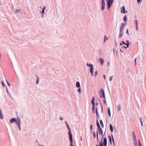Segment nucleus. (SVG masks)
Returning a JSON list of instances; mask_svg holds the SVG:
<instances>
[{
	"label": "nucleus",
	"mask_w": 146,
	"mask_h": 146,
	"mask_svg": "<svg viewBox=\"0 0 146 146\" xmlns=\"http://www.w3.org/2000/svg\"><path fill=\"white\" fill-rule=\"evenodd\" d=\"M129 68H128L127 69V73H129Z\"/></svg>",
	"instance_id": "obj_59"
},
{
	"label": "nucleus",
	"mask_w": 146,
	"mask_h": 146,
	"mask_svg": "<svg viewBox=\"0 0 146 146\" xmlns=\"http://www.w3.org/2000/svg\"><path fill=\"white\" fill-rule=\"evenodd\" d=\"M103 77H104V79L106 80V75H103Z\"/></svg>",
	"instance_id": "obj_63"
},
{
	"label": "nucleus",
	"mask_w": 146,
	"mask_h": 146,
	"mask_svg": "<svg viewBox=\"0 0 146 146\" xmlns=\"http://www.w3.org/2000/svg\"><path fill=\"white\" fill-rule=\"evenodd\" d=\"M93 136H94V138H95L96 137V134L95 132V131H94L93 132Z\"/></svg>",
	"instance_id": "obj_42"
},
{
	"label": "nucleus",
	"mask_w": 146,
	"mask_h": 146,
	"mask_svg": "<svg viewBox=\"0 0 146 146\" xmlns=\"http://www.w3.org/2000/svg\"><path fill=\"white\" fill-rule=\"evenodd\" d=\"M107 141L106 136L105 135V137L103 139V141H101L100 143L99 146H107Z\"/></svg>",
	"instance_id": "obj_1"
},
{
	"label": "nucleus",
	"mask_w": 146,
	"mask_h": 146,
	"mask_svg": "<svg viewBox=\"0 0 146 146\" xmlns=\"http://www.w3.org/2000/svg\"><path fill=\"white\" fill-rule=\"evenodd\" d=\"M132 137L134 139V141L136 140V136H135V133L134 131L132 133Z\"/></svg>",
	"instance_id": "obj_21"
},
{
	"label": "nucleus",
	"mask_w": 146,
	"mask_h": 146,
	"mask_svg": "<svg viewBox=\"0 0 146 146\" xmlns=\"http://www.w3.org/2000/svg\"><path fill=\"white\" fill-rule=\"evenodd\" d=\"M66 127H67V128L68 129L69 131L68 132L69 137H71V136H72V133H71V129H70L69 126L68 125H66Z\"/></svg>",
	"instance_id": "obj_7"
},
{
	"label": "nucleus",
	"mask_w": 146,
	"mask_h": 146,
	"mask_svg": "<svg viewBox=\"0 0 146 146\" xmlns=\"http://www.w3.org/2000/svg\"><path fill=\"white\" fill-rule=\"evenodd\" d=\"M112 3L110 2V0H108L107 2V7L108 9L109 10L111 7Z\"/></svg>",
	"instance_id": "obj_8"
},
{
	"label": "nucleus",
	"mask_w": 146,
	"mask_h": 146,
	"mask_svg": "<svg viewBox=\"0 0 146 146\" xmlns=\"http://www.w3.org/2000/svg\"><path fill=\"white\" fill-rule=\"evenodd\" d=\"M104 103L105 104H106V100H104Z\"/></svg>",
	"instance_id": "obj_56"
},
{
	"label": "nucleus",
	"mask_w": 146,
	"mask_h": 146,
	"mask_svg": "<svg viewBox=\"0 0 146 146\" xmlns=\"http://www.w3.org/2000/svg\"><path fill=\"white\" fill-rule=\"evenodd\" d=\"M93 125H90V130H92V129Z\"/></svg>",
	"instance_id": "obj_48"
},
{
	"label": "nucleus",
	"mask_w": 146,
	"mask_h": 146,
	"mask_svg": "<svg viewBox=\"0 0 146 146\" xmlns=\"http://www.w3.org/2000/svg\"><path fill=\"white\" fill-rule=\"evenodd\" d=\"M125 27L124 26V23H121L120 27V31H123V30L124 27Z\"/></svg>",
	"instance_id": "obj_12"
},
{
	"label": "nucleus",
	"mask_w": 146,
	"mask_h": 146,
	"mask_svg": "<svg viewBox=\"0 0 146 146\" xmlns=\"http://www.w3.org/2000/svg\"><path fill=\"white\" fill-rule=\"evenodd\" d=\"M96 125L98 127L97 130H99L102 129L100 126V124L99 123L98 119H96Z\"/></svg>",
	"instance_id": "obj_10"
},
{
	"label": "nucleus",
	"mask_w": 146,
	"mask_h": 146,
	"mask_svg": "<svg viewBox=\"0 0 146 146\" xmlns=\"http://www.w3.org/2000/svg\"><path fill=\"white\" fill-rule=\"evenodd\" d=\"M127 43L126 44H127V45L128 46H129V45L130 44V43L128 40H127L126 41Z\"/></svg>",
	"instance_id": "obj_35"
},
{
	"label": "nucleus",
	"mask_w": 146,
	"mask_h": 146,
	"mask_svg": "<svg viewBox=\"0 0 146 146\" xmlns=\"http://www.w3.org/2000/svg\"><path fill=\"white\" fill-rule=\"evenodd\" d=\"M98 100L100 103H101V101L100 99H98Z\"/></svg>",
	"instance_id": "obj_53"
},
{
	"label": "nucleus",
	"mask_w": 146,
	"mask_h": 146,
	"mask_svg": "<svg viewBox=\"0 0 146 146\" xmlns=\"http://www.w3.org/2000/svg\"><path fill=\"white\" fill-rule=\"evenodd\" d=\"M108 38H106V35H105L104 36V42H105V41L106 40H108Z\"/></svg>",
	"instance_id": "obj_29"
},
{
	"label": "nucleus",
	"mask_w": 146,
	"mask_h": 146,
	"mask_svg": "<svg viewBox=\"0 0 146 146\" xmlns=\"http://www.w3.org/2000/svg\"><path fill=\"white\" fill-rule=\"evenodd\" d=\"M21 121H19L17 123V124L16 125H17L18 127V128L19 130L21 131Z\"/></svg>",
	"instance_id": "obj_14"
},
{
	"label": "nucleus",
	"mask_w": 146,
	"mask_h": 146,
	"mask_svg": "<svg viewBox=\"0 0 146 146\" xmlns=\"http://www.w3.org/2000/svg\"><path fill=\"white\" fill-rule=\"evenodd\" d=\"M21 10L20 9H17L16 10V12L17 13H20L21 12Z\"/></svg>",
	"instance_id": "obj_38"
},
{
	"label": "nucleus",
	"mask_w": 146,
	"mask_h": 146,
	"mask_svg": "<svg viewBox=\"0 0 146 146\" xmlns=\"http://www.w3.org/2000/svg\"><path fill=\"white\" fill-rule=\"evenodd\" d=\"M136 58L135 59V61H134V62H135V65H136Z\"/></svg>",
	"instance_id": "obj_51"
},
{
	"label": "nucleus",
	"mask_w": 146,
	"mask_h": 146,
	"mask_svg": "<svg viewBox=\"0 0 146 146\" xmlns=\"http://www.w3.org/2000/svg\"><path fill=\"white\" fill-rule=\"evenodd\" d=\"M135 23L136 25V30L137 31H138V22L137 20H135Z\"/></svg>",
	"instance_id": "obj_16"
},
{
	"label": "nucleus",
	"mask_w": 146,
	"mask_h": 146,
	"mask_svg": "<svg viewBox=\"0 0 146 146\" xmlns=\"http://www.w3.org/2000/svg\"><path fill=\"white\" fill-rule=\"evenodd\" d=\"M0 118L2 119L4 118V116L2 113H0Z\"/></svg>",
	"instance_id": "obj_27"
},
{
	"label": "nucleus",
	"mask_w": 146,
	"mask_h": 146,
	"mask_svg": "<svg viewBox=\"0 0 146 146\" xmlns=\"http://www.w3.org/2000/svg\"><path fill=\"white\" fill-rule=\"evenodd\" d=\"M76 87L78 88L80 87V83L79 81H78L76 82Z\"/></svg>",
	"instance_id": "obj_19"
},
{
	"label": "nucleus",
	"mask_w": 146,
	"mask_h": 146,
	"mask_svg": "<svg viewBox=\"0 0 146 146\" xmlns=\"http://www.w3.org/2000/svg\"><path fill=\"white\" fill-rule=\"evenodd\" d=\"M21 119L20 118H18L16 119L15 118L12 117L10 120V122L11 123H13L15 122L16 124H17V123L18 122L20 121Z\"/></svg>",
	"instance_id": "obj_2"
},
{
	"label": "nucleus",
	"mask_w": 146,
	"mask_h": 146,
	"mask_svg": "<svg viewBox=\"0 0 146 146\" xmlns=\"http://www.w3.org/2000/svg\"><path fill=\"white\" fill-rule=\"evenodd\" d=\"M106 129L104 134H103V131H102V129H100L99 130H97L98 131L99 134H100L102 136V139H101V141H102V139H103L105 137V135L106 136L105 133H106Z\"/></svg>",
	"instance_id": "obj_4"
},
{
	"label": "nucleus",
	"mask_w": 146,
	"mask_h": 146,
	"mask_svg": "<svg viewBox=\"0 0 146 146\" xmlns=\"http://www.w3.org/2000/svg\"><path fill=\"white\" fill-rule=\"evenodd\" d=\"M125 8L124 6H123L121 7V13L125 14Z\"/></svg>",
	"instance_id": "obj_13"
},
{
	"label": "nucleus",
	"mask_w": 146,
	"mask_h": 146,
	"mask_svg": "<svg viewBox=\"0 0 146 146\" xmlns=\"http://www.w3.org/2000/svg\"><path fill=\"white\" fill-rule=\"evenodd\" d=\"M138 144L139 146H142V145H141V143H138Z\"/></svg>",
	"instance_id": "obj_49"
},
{
	"label": "nucleus",
	"mask_w": 146,
	"mask_h": 146,
	"mask_svg": "<svg viewBox=\"0 0 146 146\" xmlns=\"http://www.w3.org/2000/svg\"><path fill=\"white\" fill-rule=\"evenodd\" d=\"M6 91H7V93L9 94V96L11 98H12V97H11V95H10V94L9 92H8L7 88Z\"/></svg>",
	"instance_id": "obj_31"
},
{
	"label": "nucleus",
	"mask_w": 146,
	"mask_h": 146,
	"mask_svg": "<svg viewBox=\"0 0 146 146\" xmlns=\"http://www.w3.org/2000/svg\"><path fill=\"white\" fill-rule=\"evenodd\" d=\"M102 98H104V100H106V97L105 95L104 96H102Z\"/></svg>",
	"instance_id": "obj_54"
},
{
	"label": "nucleus",
	"mask_w": 146,
	"mask_h": 146,
	"mask_svg": "<svg viewBox=\"0 0 146 146\" xmlns=\"http://www.w3.org/2000/svg\"><path fill=\"white\" fill-rule=\"evenodd\" d=\"M90 72L92 75V76H93L94 75V73H93L94 69H90Z\"/></svg>",
	"instance_id": "obj_25"
},
{
	"label": "nucleus",
	"mask_w": 146,
	"mask_h": 146,
	"mask_svg": "<svg viewBox=\"0 0 146 146\" xmlns=\"http://www.w3.org/2000/svg\"><path fill=\"white\" fill-rule=\"evenodd\" d=\"M110 64V61L108 62V63H107V66H109Z\"/></svg>",
	"instance_id": "obj_50"
},
{
	"label": "nucleus",
	"mask_w": 146,
	"mask_h": 146,
	"mask_svg": "<svg viewBox=\"0 0 146 146\" xmlns=\"http://www.w3.org/2000/svg\"><path fill=\"white\" fill-rule=\"evenodd\" d=\"M2 84L3 86H6L5 85V84L3 81H2Z\"/></svg>",
	"instance_id": "obj_40"
},
{
	"label": "nucleus",
	"mask_w": 146,
	"mask_h": 146,
	"mask_svg": "<svg viewBox=\"0 0 146 146\" xmlns=\"http://www.w3.org/2000/svg\"><path fill=\"white\" fill-rule=\"evenodd\" d=\"M117 107H118V110H119V111H120L121 110V106H120V104H118L117 106Z\"/></svg>",
	"instance_id": "obj_28"
},
{
	"label": "nucleus",
	"mask_w": 146,
	"mask_h": 146,
	"mask_svg": "<svg viewBox=\"0 0 146 146\" xmlns=\"http://www.w3.org/2000/svg\"><path fill=\"white\" fill-rule=\"evenodd\" d=\"M127 46H122V48L125 49H126L127 48H128L129 47V46H128L127 45H126Z\"/></svg>",
	"instance_id": "obj_36"
},
{
	"label": "nucleus",
	"mask_w": 146,
	"mask_h": 146,
	"mask_svg": "<svg viewBox=\"0 0 146 146\" xmlns=\"http://www.w3.org/2000/svg\"><path fill=\"white\" fill-rule=\"evenodd\" d=\"M99 61H100L101 65H102L103 64L104 62V60L102 58H100L99 59Z\"/></svg>",
	"instance_id": "obj_18"
},
{
	"label": "nucleus",
	"mask_w": 146,
	"mask_h": 146,
	"mask_svg": "<svg viewBox=\"0 0 146 146\" xmlns=\"http://www.w3.org/2000/svg\"><path fill=\"white\" fill-rule=\"evenodd\" d=\"M96 133L97 139V140H98V131L96 132Z\"/></svg>",
	"instance_id": "obj_34"
},
{
	"label": "nucleus",
	"mask_w": 146,
	"mask_h": 146,
	"mask_svg": "<svg viewBox=\"0 0 146 146\" xmlns=\"http://www.w3.org/2000/svg\"><path fill=\"white\" fill-rule=\"evenodd\" d=\"M113 146H115V143L114 142H113Z\"/></svg>",
	"instance_id": "obj_64"
},
{
	"label": "nucleus",
	"mask_w": 146,
	"mask_h": 146,
	"mask_svg": "<svg viewBox=\"0 0 146 146\" xmlns=\"http://www.w3.org/2000/svg\"><path fill=\"white\" fill-rule=\"evenodd\" d=\"M46 6H44V7L43 8V9H42L45 10V9H46Z\"/></svg>",
	"instance_id": "obj_62"
},
{
	"label": "nucleus",
	"mask_w": 146,
	"mask_h": 146,
	"mask_svg": "<svg viewBox=\"0 0 146 146\" xmlns=\"http://www.w3.org/2000/svg\"><path fill=\"white\" fill-rule=\"evenodd\" d=\"M69 141L70 142V146H74L73 145V138L72 136H71L69 137Z\"/></svg>",
	"instance_id": "obj_11"
},
{
	"label": "nucleus",
	"mask_w": 146,
	"mask_h": 146,
	"mask_svg": "<svg viewBox=\"0 0 146 146\" xmlns=\"http://www.w3.org/2000/svg\"><path fill=\"white\" fill-rule=\"evenodd\" d=\"M110 129L111 131V132H112L113 131V126H112V125L111 124H110Z\"/></svg>",
	"instance_id": "obj_20"
},
{
	"label": "nucleus",
	"mask_w": 146,
	"mask_h": 146,
	"mask_svg": "<svg viewBox=\"0 0 146 146\" xmlns=\"http://www.w3.org/2000/svg\"><path fill=\"white\" fill-rule=\"evenodd\" d=\"M100 124L101 127L102 128H104V124H103V123L102 120L101 119L100 120Z\"/></svg>",
	"instance_id": "obj_23"
},
{
	"label": "nucleus",
	"mask_w": 146,
	"mask_h": 146,
	"mask_svg": "<svg viewBox=\"0 0 146 146\" xmlns=\"http://www.w3.org/2000/svg\"><path fill=\"white\" fill-rule=\"evenodd\" d=\"M101 108V113H103V108Z\"/></svg>",
	"instance_id": "obj_61"
},
{
	"label": "nucleus",
	"mask_w": 146,
	"mask_h": 146,
	"mask_svg": "<svg viewBox=\"0 0 146 146\" xmlns=\"http://www.w3.org/2000/svg\"><path fill=\"white\" fill-rule=\"evenodd\" d=\"M109 141L110 142V143L111 144H112V140H111V138H110L109 139Z\"/></svg>",
	"instance_id": "obj_44"
},
{
	"label": "nucleus",
	"mask_w": 146,
	"mask_h": 146,
	"mask_svg": "<svg viewBox=\"0 0 146 146\" xmlns=\"http://www.w3.org/2000/svg\"><path fill=\"white\" fill-rule=\"evenodd\" d=\"M36 76L37 79V80H36V84H38L39 82V78L38 76L37 75H36Z\"/></svg>",
	"instance_id": "obj_26"
},
{
	"label": "nucleus",
	"mask_w": 146,
	"mask_h": 146,
	"mask_svg": "<svg viewBox=\"0 0 146 146\" xmlns=\"http://www.w3.org/2000/svg\"><path fill=\"white\" fill-rule=\"evenodd\" d=\"M142 0H137V3L138 4L141 3Z\"/></svg>",
	"instance_id": "obj_46"
},
{
	"label": "nucleus",
	"mask_w": 146,
	"mask_h": 146,
	"mask_svg": "<svg viewBox=\"0 0 146 146\" xmlns=\"http://www.w3.org/2000/svg\"><path fill=\"white\" fill-rule=\"evenodd\" d=\"M96 119H98V118L99 119H100V117L99 116V113L98 111V109L97 107H96Z\"/></svg>",
	"instance_id": "obj_9"
},
{
	"label": "nucleus",
	"mask_w": 146,
	"mask_h": 146,
	"mask_svg": "<svg viewBox=\"0 0 146 146\" xmlns=\"http://www.w3.org/2000/svg\"><path fill=\"white\" fill-rule=\"evenodd\" d=\"M86 65L90 67V69H94L93 65L92 64H88V63H87Z\"/></svg>",
	"instance_id": "obj_17"
},
{
	"label": "nucleus",
	"mask_w": 146,
	"mask_h": 146,
	"mask_svg": "<svg viewBox=\"0 0 146 146\" xmlns=\"http://www.w3.org/2000/svg\"><path fill=\"white\" fill-rule=\"evenodd\" d=\"M126 33L128 35H129V33L128 29H127L126 30Z\"/></svg>",
	"instance_id": "obj_45"
},
{
	"label": "nucleus",
	"mask_w": 146,
	"mask_h": 146,
	"mask_svg": "<svg viewBox=\"0 0 146 146\" xmlns=\"http://www.w3.org/2000/svg\"><path fill=\"white\" fill-rule=\"evenodd\" d=\"M114 1V0H110V2H111L112 3H113Z\"/></svg>",
	"instance_id": "obj_57"
},
{
	"label": "nucleus",
	"mask_w": 146,
	"mask_h": 146,
	"mask_svg": "<svg viewBox=\"0 0 146 146\" xmlns=\"http://www.w3.org/2000/svg\"><path fill=\"white\" fill-rule=\"evenodd\" d=\"M44 10L42 9V11L41 12V13L42 15H43L44 14H45L44 13Z\"/></svg>",
	"instance_id": "obj_39"
},
{
	"label": "nucleus",
	"mask_w": 146,
	"mask_h": 146,
	"mask_svg": "<svg viewBox=\"0 0 146 146\" xmlns=\"http://www.w3.org/2000/svg\"><path fill=\"white\" fill-rule=\"evenodd\" d=\"M6 81H7V82L8 85L9 86H11V85H10V84L9 83L8 81H7V80H6Z\"/></svg>",
	"instance_id": "obj_47"
},
{
	"label": "nucleus",
	"mask_w": 146,
	"mask_h": 146,
	"mask_svg": "<svg viewBox=\"0 0 146 146\" xmlns=\"http://www.w3.org/2000/svg\"><path fill=\"white\" fill-rule=\"evenodd\" d=\"M114 130L115 131V132L116 133H117V129H116V128L115 127V128H114Z\"/></svg>",
	"instance_id": "obj_55"
},
{
	"label": "nucleus",
	"mask_w": 146,
	"mask_h": 146,
	"mask_svg": "<svg viewBox=\"0 0 146 146\" xmlns=\"http://www.w3.org/2000/svg\"><path fill=\"white\" fill-rule=\"evenodd\" d=\"M123 33V31H119V38H120L122 37Z\"/></svg>",
	"instance_id": "obj_15"
},
{
	"label": "nucleus",
	"mask_w": 146,
	"mask_h": 146,
	"mask_svg": "<svg viewBox=\"0 0 146 146\" xmlns=\"http://www.w3.org/2000/svg\"><path fill=\"white\" fill-rule=\"evenodd\" d=\"M95 97H92V99L91 101V104H92V110L93 111V112L94 113H95L94 110L95 108Z\"/></svg>",
	"instance_id": "obj_3"
},
{
	"label": "nucleus",
	"mask_w": 146,
	"mask_h": 146,
	"mask_svg": "<svg viewBox=\"0 0 146 146\" xmlns=\"http://www.w3.org/2000/svg\"><path fill=\"white\" fill-rule=\"evenodd\" d=\"M111 136L112 141L113 142H114V139L113 137V135L112 134H111Z\"/></svg>",
	"instance_id": "obj_32"
},
{
	"label": "nucleus",
	"mask_w": 146,
	"mask_h": 146,
	"mask_svg": "<svg viewBox=\"0 0 146 146\" xmlns=\"http://www.w3.org/2000/svg\"><path fill=\"white\" fill-rule=\"evenodd\" d=\"M77 91L79 93H81V88H79L77 90Z\"/></svg>",
	"instance_id": "obj_33"
},
{
	"label": "nucleus",
	"mask_w": 146,
	"mask_h": 146,
	"mask_svg": "<svg viewBox=\"0 0 146 146\" xmlns=\"http://www.w3.org/2000/svg\"><path fill=\"white\" fill-rule=\"evenodd\" d=\"M121 42L123 44L125 45H127V44H126V43L125 42L123 41H122Z\"/></svg>",
	"instance_id": "obj_41"
},
{
	"label": "nucleus",
	"mask_w": 146,
	"mask_h": 146,
	"mask_svg": "<svg viewBox=\"0 0 146 146\" xmlns=\"http://www.w3.org/2000/svg\"><path fill=\"white\" fill-rule=\"evenodd\" d=\"M127 16L126 15H125L124 17L123 18V20L124 22H127Z\"/></svg>",
	"instance_id": "obj_24"
},
{
	"label": "nucleus",
	"mask_w": 146,
	"mask_h": 146,
	"mask_svg": "<svg viewBox=\"0 0 146 146\" xmlns=\"http://www.w3.org/2000/svg\"><path fill=\"white\" fill-rule=\"evenodd\" d=\"M59 118L61 121H62L63 120V118L62 117H60Z\"/></svg>",
	"instance_id": "obj_52"
},
{
	"label": "nucleus",
	"mask_w": 146,
	"mask_h": 146,
	"mask_svg": "<svg viewBox=\"0 0 146 146\" xmlns=\"http://www.w3.org/2000/svg\"><path fill=\"white\" fill-rule=\"evenodd\" d=\"M98 74V71H96L95 72V75H94V77H96V76Z\"/></svg>",
	"instance_id": "obj_37"
},
{
	"label": "nucleus",
	"mask_w": 146,
	"mask_h": 146,
	"mask_svg": "<svg viewBox=\"0 0 146 146\" xmlns=\"http://www.w3.org/2000/svg\"><path fill=\"white\" fill-rule=\"evenodd\" d=\"M140 122L141 123V126H143V122H142V121H141Z\"/></svg>",
	"instance_id": "obj_58"
},
{
	"label": "nucleus",
	"mask_w": 146,
	"mask_h": 146,
	"mask_svg": "<svg viewBox=\"0 0 146 146\" xmlns=\"http://www.w3.org/2000/svg\"><path fill=\"white\" fill-rule=\"evenodd\" d=\"M105 2L104 0H102L101 9L103 10L105 8Z\"/></svg>",
	"instance_id": "obj_6"
},
{
	"label": "nucleus",
	"mask_w": 146,
	"mask_h": 146,
	"mask_svg": "<svg viewBox=\"0 0 146 146\" xmlns=\"http://www.w3.org/2000/svg\"><path fill=\"white\" fill-rule=\"evenodd\" d=\"M113 77V76H110L109 78V81H111L112 80V78Z\"/></svg>",
	"instance_id": "obj_43"
},
{
	"label": "nucleus",
	"mask_w": 146,
	"mask_h": 146,
	"mask_svg": "<svg viewBox=\"0 0 146 146\" xmlns=\"http://www.w3.org/2000/svg\"><path fill=\"white\" fill-rule=\"evenodd\" d=\"M100 106H101V108H103V106H102V103H100Z\"/></svg>",
	"instance_id": "obj_60"
},
{
	"label": "nucleus",
	"mask_w": 146,
	"mask_h": 146,
	"mask_svg": "<svg viewBox=\"0 0 146 146\" xmlns=\"http://www.w3.org/2000/svg\"><path fill=\"white\" fill-rule=\"evenodd\" d=\"M99 93L100 98H102V96H104L105 93L103 89L100 88V90L99 92Z\"/></svg>",
	"instance_id": "obj_5"
},
{
	"label": "nucleus",
	"mask_w": 146,
	"mask_h": 146,
	"mask_svg": "<svg viewBox=\"0 0 146 146\" xmlns=\"http://www.w3.org/2000/svg\"><path fill=\"white\" fill-rule=\"evenodd\" d=\"M134 145L135 146H138V145H137V140H136V141L135 140H134Z\"/></svg>",
	"instance_id": "obj_30"
},
{
	"label": "nucleus",
	"mask_w": 146,
	"mask_h": 146,
	"mask_svg": "<svg viewBox=\"0 0 146 146\" xmlns=\"http://www.w3.org/2000/svg\"><path fill=\"white\" fill-rule=\"evenodd\" d=\"M108 113L109 115V116L110 117H111V112H110V107H109L108 110Z\"/></svg>",
	"instance_id": "obj_22"
}]
</instances>
